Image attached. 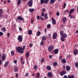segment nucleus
Returning <instances> with one entry per match:
<instances>
[{"label": "nucleus", "instance_id": "nucleus-1", "mask_svg": "<svg viewBox=\"0 0 78 78\" xmlns=\"http://www.w3.org/2000/svg\"><path fill=\"white\" fill-rule=\"evenodd\" d=\"M16 51L19 53L23 54L24 53V51L22 50V47L21 46L17 47L16 48Z\"/></svg>", "mask_w": 78, "mask_h": 78}, {"label": "nucleus", "instance_id": "nucleus-2", "mask_svg": "<svg viewBox=\"0 0 78 78\" xmlns=\"http://www.w3.org/2000/svg\"><path fill=\"white\" fill-rule=\"evenodd\" d=\"M19 20H21V21H24V18L21 16H18L16 19V21L18 22Z\"/></svg>", "mask_w": 78, "mask_h": 78}, {"label": "nucleus", "instance_id": "nucleus-3", "mask_svg": "<svg viewBox=\"0 0 78 78\" xmlns=\"http://www.w3.org/2000/svg\"><path fill=\"white\" fill-rule=\"evenodd\" d=\"M54 48V47L52 45H50L49 46L48 50L49 52H51L53 50V49Z\"/></svg>", "mask_w": 78, "mask_h": 78}, {"label": "nucleus", "instance_id": "nucleus-4", "mask_svg": "<svg viewBox=\"0 0 78 78\" xmlns=\"http://www.w3.org/2000/svg\"><path fill=\"white\" fill-rule=\"evenodd\" d=\"M27 4L29 7H32L33 6V0H30L28 2Z\"/></svg>", "mask_w": 78, "mask_h": 78}, {"label": "nucleus", "instance_id": "nucleus-5", "mask_svg": "<svg viewBox=\"0 0 78 78\" xmlns=\"http://www.w3.org/2000/svg\"><path fill=\"white\" fill-rule=\"evenodd\" d=\"M17 39L20 42H22V40H23L22 36L20 35H19L17 38Z\"/></svg>", "mask_w": 78, "mask_h": 78}, {"label": "nucleus", "instance_id": "nucleus-6", "mask_svg": "<svg viewBox=\"0 0 78 78\" xmlns=\"http://www.w3.org/2000/svg\"><path fill=\"white\" fill-rule=\"evenodd\" d=\"M57 36H58V34L56 32H55L53 34L52 38L53 39H56V37H57Z\"/></svg>", "mask_w": 78, "mask_h": 78}, {"label": "nucleus", "instance_id": "nucleus-7", "mask_svg": "<svg viewBox=\"0 0 78 78\" xmlns=\"http://www.w3.org/2000/svg\"><path fill=\"white\" fill-rule=\"evenodd\" d=\"M6 55L5 54L3 55L2 57V60L3 61H4L5 59H6Z\"/></svg>", "mask_w": 78, "mask_h": 78}, {"label": "nucleus", "instance_id": "nucleus-8", "mask_svg": "<svg viewBox=\"0 0 78 78\" xmlns=\"http://www.w3.org/2000/svg\"><path fill=\"white\" fill-rule=\"evenodd\" d=\"M75 11V10L73 8L71 9L70 10L69 12V14H72V13H73V12H74Z\"/></svg>", "mask_w": 78, "mask_h": 78}, {"label": "nucleus", "instance_id": "nucleus-9", "mask_svg": "<svg viewBox=\"0 0 78 78\" xmlns=\"http://www.w3.org/2000/svg\"><path fill=\"white\" fill-rule=\"evenodd\" d=\"M51 20H52V22L53 25H55V24L56 23V20H55L54 19V18H53V17H52L51 18Z\"/></svg>", "mask_w": 78, "mask_h": 78}, {"label": "nucleus", "instance_id": "nucleus-10", "mask_svg": "<svg viewBox=\"0 0 78 78\" xmlns=\"http://www.w3.org/2000/svg\"><path fill=\"white\" fill-rule=\"evenodd\" d=\"M53 52L55 55L58 54V52H59V50L58 49H55L54 50Z\"/></svg>", "mask_w": 78, "mask_h": 78}, {"label": "nucleus", "instance_id": "nucleus-11", "mask_svg": "<svg viewBox=\"0 0 78 78\" xmlns=\"http://www.w3.org/2000/svg\"><path fill=\"white\" fill-rule=\"evenodd\" d=\"M73 54L74 55H76L78 54V50L76 49H75L74 51Z\"/></svg>", "mask_w": 78, "mask_h": 78}, {"label": "nucleus", "instance_id": "nucleus-12", "mask_svg": "<svg viewBox=\"0 0 78 78\" xmlns=\"http://www.w3.org/2000/svg\"><path fill=\"white\" fill-rule=\"evenodd\" d=\"M62 20L63 21V23H66V22L67 20V18L66 17H63L62 19Z\"/></svg>", "mask_w": 78, "mask_h": 78}, {"label": "nucleus", "instance_id": "nucleus-13", "mask_svg": "<svg viewBox=\"0 0 78 78\" xmlns=\"http://www.w3.org/2000/svg\"><path fill=\"white\" fill-rule=\"evenodd\" d=\"M8 64H9V61H6V62H5V63L4 64V67H6L8 65Z\"/></svg>", "mask_w": 78, "mask_h": 78}, {"label": "nucleus", "instance_id": "nucleus-14", "mask_svg": "<svg viewBox=\"0 0 78 78\" xmlns=\"http://www.w3.org/2000/svg\"><path fill=\"white\" fill-rule=\"evenodd\" d=\"M19 70V67L16 66L14 67V71L15 72H17Z\"/></svg>", "mask_w": 78, "mask_h": 78}, {"label": "nucleus", "instance_id": "nucleus-15", "mask_svg": "<svg viewBox=\"0 0 78 78\" xmlns=\"http://www.w3.org/2000/svg\"><path fill=\"white\" fill-rule=\"evenodd\" d=\"M29 56H30V52L28 51L26 54V58H28Z\"/></svg>", "mask_w": 78, "mask_h": 78}, {"label": "nucleus", "instance_id": "nucleus-16", "mask_svg": "<svg viewBox=\"0 0 78 78\" xmlns=\"http://www.w3.org/2000/svg\"><path fill=\"white\" fill-rule=\"evenodd\" d=\"M46 68L47 70H51V66H46Z\"/></svg>", "mask_w": 78, "mask_h": 78}, {"label": "nucleus", "instance_id": "nucleus-17", "mask_svg": "<svg viewBox=\"0 0 78 78\" xmlns=\"http://www.w3.org/2000/svg\"><path fill=\"white\" fill-rule=\"evenodd\" d=\"M29 11L30 12H33L35 11V9H29Z\"/></svg>", "mask_w": 78, "mask_h": 78}, {"label": "nucleus", "instance_id": "nucleus-18", "mask_svg": "<svg viewBox=\"0 0 78 78\" xmlns=\"http://www.w3.org/2000/svg\"><path fill=\"white\" fill-rule=\"evenodd\" d=\"M47 75L49 77H51L52 76V73L51 72H48L47 73Z\"/></svg>", "mask_w": 78, "mask_h": 78}, {"label": "nucleus", "instance_id": "nucleus-19", "mask_svg": "<svg viewBox=\"0 0 78 78\" xmlns=\"http://www.w3.org/2000/svg\"><path fill=\"white\" fill-rule=\"evenodd\" d=\"M22 3V0H18L17 1V5L19 6V5H20V4Z\"/></svg>", "mask_w": 78, "mask_h": 78}, {"label": "nucleus", "instance_id": "nucleus-20", "mask_svg": "<svg viewBox=\"0 0 78 78\" xmlns=\"http://www.w3.org/2000/svg\"><path fill=\"white\" fill-rule=\"evenodd\" d=\"M66 40V38L65 37H61V41H62V42H64L65 41V40Z\"/></svg>", "mask_w": 78, "mask_h": 78}, {"label": "nucleus", "instance_id": "nucleus-21", "mask_svg": "<svg viewBox=\"0 0 78 78\" xmlns=\"http://www.w3.org/2000/svg\"><path fill=\"white\" fill-rule=\"evenodd\" d=\"M66 69L67 71H69L70 70V67L69 66H67L66 67Z\"/></svg>", "mask_w": 78, "mask_h": 78}, {"label": "nucleus", "instance_id": "nucleus-22", "mask_svg": "<svg viewBox=\"0 0 78 78\" xmlns=\"http://www.w3.org/2000/svg\"><path fill=\"white\" fill-rule=\"evenodd\" d=\"M56 0H50L49 2L50 3H51V4H53V3H54V2H55Z\"/></svg>", "mask_w": 78, "mask_h": 78}, {"label": "nucleus", "instance_id": "nucleus-23", "mask_svg": "<svg viewBox=\"0 0 78 78\" xmlns=\"http://www.w3.org/2000/svg\"><path fill=\"white\" fill-rule=\"evenodd\" d=\"M64 31L61 30L59 32L60 35H61V36L62 35L64 34Z\"/></svg>", "mask_w": 78, "mask_h": 78}, {"label": "nucleus", "instance_id": "nucleus-24", "mask_svg": "<svg viewBox=\"0 0 78 78\" xmlns=\"http://www.w3.org/2000/svg\"><path fill=\"white\" fill-rule=\"evenodd\" d=\"M47 39V38H46V37H45V36H42V41H45Z\"/></svg>", "mask_w": 78, "mask_h": 78}, {"label": "nucleus", "instance_id": "nucleus-25", "mask_svg": "<svg viewBox=\"0 0 78 78\" xmlns=\"http://www.w3.org/2000/svg\"><path fill=\"white\" fill-rule=\"evenodd\" d=\"M44 18L45 20H47V19H48V17L47 16V13H45L44 16Z\"/></svg>", "mask_w": 78, "mask_h": 78}, {"label": "nucleus", "instance_id": "nucleus-26", "mask_svg": "<svg viewBox=\"0 0 78 78\" xmlns=\"http://www.w3.org/2000/svg\"><path fill=\"white\" fill-rule=\"evenodd\" d=\"M32 33H33V32L31 30H29L28 31V34L29 35H31L32 34Z\"/></svg>", "mask_w": 78, "mask_h": 78}, {"label": "nucleus", "instance_id": "nucleus-27", "mask_svg": "<svg viewBox=\"0 0 78 78\" xmlns=\"http://www.w3.org/2000/svg\"><path fill=\"white\" fill-rule=\"evenodd\" d=\"M53 66L54 67L56 66H58V63L57 62H55L54 63H53Z\"/></svg>", "mask_w": 78, "mask_h": 78}, {"label": "nucleus", "instance_id": "nucleus-28", "mask_svg": "<svg viewBox=\"0 0 78 78\" xmlns=\"http://www.w3.org/2000/svg\"><path fill=\"white\" fill-rule=\"evenodd\" d=\"M61 61L63 63H66V62H67L66 61V60L65 59H62L61 60Z\"/></svg>", "mask_w": 78, "mask_h": 78}, {"label": "nucleus", "instance_id": "nucleus-29", "mask_svg": "<svg viewBox=\"0 0 78 78\" xmlns=\"http://www.w3.org/2000/svg\"><path fill=\"white\" fill-rule=\"evenodd\" d=\"M62 37H65L66 38V37H67V34L66 33L63 34L62 35Z\"/></svg>", "mask_w": 78, "mask_h": 78}, {"label": "nucleus", "instance_id": "nucleus-30", "mask_svg": "<svg viewBox=\"0 0 78 78\" xmlns=\"http://www.w3.org/2000/svg\"><path fill=\"white\" fill-rule=\"evenodd\" d=\"M41 32L39 31H38L37 32V35L36 36H39L40 35H41Z\"/></svg>", "mask_w": 78, "mask_h": 78}, {"label": "nucleus", "instance_id": "nucleus-31", "mask_svg": "<svg viewBox=\"0 0 78 78\" xmlns=\"http://www.w3.org/2000/svg\"><path fill=\"white\" fill-rule=\"evenodd\" d=\"M2 31H3V32H5V31L6 30V29L5 27H4L2 28Z\"/></svg>", "mask_w": 78, "mask_h": 78}, {"label": "nucleus", "instance_id": "nucleus-32", "mask_svg": "<svg viewBox=\"0 0 78 78\" xmlns=\"http://www.w3.org/2000/svg\"><path fill=\"white\" fill-rule=\"evenodd\" d=\"M39 76H40V73H38L36 74V77L37 78H39Z\"/></svg>", "mask_w": 78, "mask_h": 78}, {"label": "nucleus", "instance_id": "nucleus-33", "mask_svg": "<svg viewBox=\"0 0 78 78\" xmlns=\"http://www.w3.org/2000/svg\"><path fill=\"white\" fill-rule=\"evenodd\" d=\"M68 78H75V76L73 75L70 76L69 75L68 76Z\"/></svg>", "mask_w": 78, "mask_h": 78}, {"label": "nucleus", "instance_id": "nucleus-34", "mask_svg": "<svg viewBox=\"0 0 78 78\" xmlns=\"http://www.w3.org/2000/svg\"><path fill=\"white\" fill-rule=\"evenodd\" d=\"M69 17L71 18V19H73L74 18V16L73 15H71L70 14H69Z\"/></svg>", "mask_w": 78, "mask_h": 78}, {"label": "nucleus", "instance_id": "nucleus-35", "mask_svg": "<svg viewBox=\"0 0 78 78\" xmlns=\"http://www.w3.org/2000/svg\"><path fill=\"white\" fill-rule=\"evenodd\" d=\"M49 2V0H44V3H45V4H47V3H48V2Z\"/></svg>", "mask_w": 78, "mask_h": 78}, {"label": "nucleus", "instance_id": "nucleus-36", "mask_svg": "<svg viewBox=\"0 0 78 78\" xmlns=\"http://www.w3.org/2000/svg\"><path fill=\"white\" fill-rule=\"evenodd\" d=\"M37 66L34 65V70H37Z\"/></svg>", "mask_w": 78, "mask_h": 78}, {"label": "nucleus", "instance_id": "nucleus-37", "mask_svg": "<svg viewBox=\"0 0 78 78\" xmlns=\"http://www.w3.org/2000/svg\"><path fill=\"white\" fill-rule=\"evenodd\" d=\"M44 61H45L44 58H42L41 60V62H42V63L44 62Z\"/></svg>", "mask_w": 78, "mask_h": 78}, {"label": "nucleus", "instance_id": "nucleus-38", "mask_svg": "<svg viewBox=\"0 0 78 78\" xmlns=\"http://www.w3.org/2000/svg\"><path fill=\"white\" fill-rule=\"evenodd\" d=\"M11 54L12 56H14V51H11Z\"/></svg>", "mask_w": 78, "mask_h": 78}, {"label": "nucleus", "instance_id": "nucleus-39", "mask_svg": "<svg viewBox=\"0 0 78 78\" xmlns=\"http://www.w3.org/2000/svg\"><path fill=\"white\" fill-rule=\"evenodd\" d=\"M44 0H40L41 2L40 4H43V3H44Z\"/></svg>", "mask_w": 78, "mask_h": 78}, {"label": "nucleus", "instance_id": "nucleus-40", "mask_svg": "<svg viewBox=\"0 0 78 78\" xmlns=\"http://www.w3.org/2000/svg\"><path fill=\"white\" fill-rule=\"evenodd\" d=\"M4 11L3 10V9H0V13H1V14H3V13Z\"/></svg>", "mask_w": 78, "mask_h": 78}, {"label": "nucleus", "instance_id": "nucleus-41", "mask_svg": "<svg viewBox=\"0 0 78 78\" xmlns=\"http://www.w3.org/2000/svg\"><path fill=\"white\" fill-rule=\"evenodd\" d=\"M25 47H26V46L24 45L23 47V48H22V50L23 51L25 50Z\"/></svg>", "mask_w": 78, "mask_h": 78}, {"label": "nucleus", "instance_id": "nucleus-42", "mask_svg": "<svg viewBox=\"0 0 78 78\" xmlns=\"http://www.w3.org/2000/svg\"><path fill=\"white\" fill-rule=\"evenodd\" d=\"M44 41H41V42L40 43V45H44Z\"/></svg>", "mask_w": 78, "mask_h": 78}, {"label": "nucleus", "instance_id": "nucleus-43", "mask_svg": "<svg viewBox=\"0 0 78 78\" xmlns=\"http://www.w3.org/2000/svg\"><path fill=\"white\" fill-rule=\"evenodd\" d=\"M29 74V73H27L25 75V77H28V75Z\"/></svg>", "mask_w": 78, "mask_h": 78}, {"label": "nucleus", "instance_id": "nucleus-44", "mask_svg": "<svg viewBox=\"0 0 78 78\" xmlns=\"http://www.w3.org/2000/svg\"><path fill=\"white\" fill-rule=\"evenodd\" d=\"M62 73H63V75H65V74H66V71L65 70H64L62 71Z\"/></svg>", "mask_w": 78, "mask_h": 78}, {"label": "nucleus", "instance_id": "nucleus-45", "mask_svg": "<svg viewBox=\"0 0 78 78\" xmlns=\"http://www.w3.org/2000/svg\"><path fill=\"white\" fill-rule=\"evenodd\" d=\"M30 22L32 24H33L34 23V20L33 19H31Z\"/></svg>", "mask_w": 78, "mask_h": 78}, {"label": "nucleus", "instance_id": "nucleus-46", "mask_svg": "<svg viewBox=\"0 0 78 78\" xmlns=\"http://www.w3.org/2000/svg\"><path fill=\"white\" fill-rule=\"evenodd\" d=\"M29 46L30 47H33V44H32V43H30L29 44Z\"/></svg>", "mask_w": 78, "mask_h": 78}, {"label": "nucleus", "instance_id": "nucleus-47", "mask_svg": "<svg viewBox=\"0 0 78 78\" xmlns=\"http://www.w3.org/2000/svg\"><path fill=\"white\" fill-rule=\"evenodd\" d=\"M62 55H60L59 58V60H61V59H62Z\"/></svg>", "mask_w": 78, "mask_h": 78}, {"label": "nucleus", "instance_id": "nucleus-48", "mask_svg": "<svg viewBox=\"0 0 78 78\" xmlns=\"http://www.w3.org/2000/svg\"><path fill=\"white\" fill-rule=\"evenodd\" d=\"M64 5L63 6V8H66V3H64Z\"/></svg>", "mask_w": 78, "mask_h": 78}, {"label": "nucleus", "instance_id": "nucleus-49", "mask_svg": "<svg viewBox=\"0 0 78 78\" xmlns=\"http://www.w3.org/2000/svg\"><path fill=\"white\" fill-rule=\"evenodd\" d=\"M37 20H39L40 19V16H37Z\"/></svg>", "mask_w": 78, "mask_h": 78}, {"label": "nucleus", "instance_id": "nucleus-50", "mask_svg": "<svg viewBox=\"0 0 78 78\" xmlns=\"http://www.w3.org/2000/svg\"><path fill=\"white\" fill-rule=\"evenodd\" d=\"M60 75L61 76H63V75H64V74H63V73L62 72H60L59 73Z\"/></svg>", "mask_w": 78, "mask_h": 78}, {"label": "nucleus", "instance_id": "nucleus-51", "mask_svg": "<svg viewBox=\"0 0 78 78\" xmlns=\"http://www.w3.org/2000/svg\"><path fill=\"white\" fill-rule=\"evenodd\" d=\"M42 11L43 12H44L45 11V8H43L42 9Z\"/></svg>", "mask_w": 78, "mask_h": 78}, {"label": "nucleus", "instance_id": "nucleus-52", "mask_svg": "<svg viewBox=\"0 0 78 78\" xmlns=\"http://www.w3.org/2000/svg\"><path fill=\"white\" fill-rule=\"evenodd\" d=\"M47 27H48V28H51V25L50 24H48L47 25Z\"/></svg>", "mask_w": 78, "mask_h": 78}, {"label": "nucleus", "instance_id": "nucleus-53", "mask_svg": "<svg viewBox=\"0 0 78 78\" xmlns=\"http://www.w3.org/2000/svg\"><path fill=\"white\" fill-rule=\"evenodd\" d=\"M3 33L2 32H0V36H3Z\"/></svg>", "mask_w": 78, "mask_h": 78}, {"label": "nucleus", "instance_id": "nucleus-54", "mask_svg": "<svg viewBox=\"0 0 78 78\" xmlns=\"http://www.w3.org/2000/svg\"><path fill=\"white\" fill-rule=\"evenodd\" d=\"M41 16L42 17H44V13L43 12H41Z\"/></svg>", "mask_w": 78, "mask_h": 78}, {"label": "nucleus", "instance_id": "nucleus-55", "mask_svg": "<svg viewBox=\"0 0 78 78\" xmlns=\"http://www.w3.org/2000/svg\"><path fill=\"white\" fill-rule=\"evenodd\" d=\"M17 60H15L14 62H13L14 63V64H16V63H17Z\"/></svg>", "mask_w": 78, "mask_h": 78}, {"label": "nucleus", "instance_id": "nucleus-56", "mask_svg": "<svg viewBox=\"0 0 78 78\" xmlns=\"http://www.w3.org/2000/svg\"><path fill=\"white\" fill-rule=\"evenodd\" d=\"M56 15L57 16H59V13L58 12H57Z\"/></svg>", "mask_w": 78, "mask_h": 78}, {"label": "nucleus", "instance_id": "nucleus-57", "mask_svg": "<svg viewBox=\"0 0 78 78\" xmlns=\"http://www.w3.org/2000/svg\"><path fill=\"white\" fill-rule=\"evenodd\" d=\"M67 56L68 58H70L71 57V55H67Z\"/></svg>", "mask_w": 78, "mask_h": 78}, {"label": "nucleus", "instance_id": "nucleus-58", "mask_svg": "<svg viewBox=\"0 0 78 78\" xmlns=\"http://www.w3.org/2000/svg\"><path fill=\"white\" fill-rule=\"evenodd\" d=\"M3 17V15H2V13H0V17L1 18H2Z\"/></svg>", "mask_w": 78, "mask_h": 78}, {"label": "nucleus", "instance_id": "nucleus-59", "mask_svg": "<svg viewBox=\"0 0 78 78\" xmlns=\"http://www.w3.org/2000/svg\"><path fill=\"white\" fill-rule=\"evenodd\" d=\"M63 69L64 70H65L66 69V66L65 65H64L63 66Z\"/></svg>", "mask_w": 78, "mask_h": 78}, {"label": "nucleus", "instance_id": "nucleus-60", "mask_svg": "<svg viewBox=\"0 0 78 78\" xmlns=\"http://www.w3.org/2000/svg\"><path fill=\"white\" fill-rule=\"evenodd\" d=\"M19 28V30L20 31H21L22 30V27H20Z\"/></svg>", "mask_w": 78, "mask_h": 78}, {"label": "nucleus", "instance_id": "nucleus-61", "mask_svg": "<svg viewBox=\"0 0 78 78\" xmlns=\"http://www.w3.org/2000/svg\"><path fill=\"white\" fill-rule=\"evenodd\" d=\"M9 34H10V33H7V36L8 37H9Z\"/></svg>", "mask_w": 78, "mask_h": 78}, {"label": "nucleus", "instance_id": "nucleus-62", "mask_svg": "<svg viewBox=\"0 0 78 78\" xmlns=\"http://www.w3.org/2000/svg\"><path fill=\"white\" fill-rule=\"evenodd\" d=\"M51 58H52V55H50L49 56V58L50 59H51Z\"/></svg>", "mask_w": 78, "mask_h": 78}, {"label": "nucleus", "instance_id": "nucleus-63", "mask_svg": "<svg viewBox=\"0 0 78 78\" xmlns=\"http://www.w3.org/2000/svg\"><path fill=\"white\" fill-rule=\"evenodd\" d=\"M48 35L49 36V38H50V37H51V34H48Z\"/></svg>", "mask_w": 78, "mask_h": 78}, {"label": "nucleus", "instance_id": "nucleus-64", "mask_svg": "<svg viewBox=\"0 0 78 78\" xmlns=\"http://www.w3.org/2000/svg\"><path fill=\"white\" fill-rule=\"evenodd\" d=\"M64 78H67V76L66 75H65L64 76Z\"/></svg>", "mask_w": 78, "mask_h": 78}]
</instances>
